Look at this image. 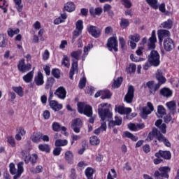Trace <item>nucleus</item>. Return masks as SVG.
<instances>
[{"label": "nucleus", "instance_id": "nucleus-43", "mask_svg": "<svg viewBox=\"0 0 179 179\" xmlns=\"http://www.w3.org/2000/svg\"><path fill=\"white\" fill-rule=\"evenodd\" d=\"M129 26V20L126 18H121L120 20V27L122 29H127Z\"/></svg>", "mask_w": 179, "mask_h": 179}, {"label": "nucleus", "instance_id": "nucleus-59", "mask_svg": "<svg viewBox=\"0 0 179 179\" xmlns=\"http://www.w3.org/2000/svg\"><path fill=\"white\" fill-rule=\"evenodd\" d=\"M52 75L57 79H59L60 78V73H59V69H55L52 71Z\"/></svg>", "mask_w": 179, "mask_h": 179}, {"label": "nucleus", "instance_id": "nucleus-23", "mask_svg": "<svg viewBox=\"0 0 179 179\" xmlns=\"http://www.w3.org/2000/svg\"><path fill=\"white\" fill-rule=\"evenodd\" d=\"M50 106L55 111H59V110H62V104L58 103L57 101H50Z\"/></svg>", "mask_w": 179, "mask_h": 179}, {"label": "nucleus", "instance_id": "nucleus-40", "mask_svg": "<svg viewBox=\"0 0 179 179\" xmlns=\"http://www.w3.org/2000/svg\"><path fill=\"white\" fill-rule=\"evenodd\" d=\"M55 146L59 148L61 146H66L68 145V140L57 139L55 143Z\"/></svg>", "mask_w": 179, "mask_h": 179}, {"label": "nucleus", "instance_id": "nucleus-64", "mask_svg": "<svg viewBox=\"0 0 179 179\" xmlns=\"http://www.w3.org/2000/svg\"><path fill=\"white\" fill-rule=\"evenodd\" d=\"M143 150L145 153H149V152H150V145H149V144H145L143 146Z\"/></svg>", "mask_w": 179, "mask_h": 179}, {"label": "nucleus", "instance_id": "nucleus-16", "mask_svg": "<svg viewBox=\"0 0 179 179\" xmlns=\"http://www.w3.org/2000/svg\"><path fill=\"white\" fill-rule=\"evenodd\" d=\"M55 94L57 96L59 99L64 100L66 97V90H65L64 87H59L56 90Z\"/></svg>", "mask_w": 179, "mask_h": 179}, {"label": "nucleus", "instance_id": "nucleus-13", "mask_svg": "<svg viewBox=\"0 0 179 179\" xmlns=\"http://www.w3.org/2000/svg\"><path fill=\"white\" fill-rule=\"evenodd\" d=\"M134 93H135V88H134V86H129L128 92L124 96V101L126 103H128L129 104L132 103L134 97Z\"/></svg>", "mask_w": 179, "mask_h": 179}, {"label": "nucleus", "instance_id": "nucleus-22", "mask_svg": "<svg viewBox=\"0 0 179 179\" xmlns=\"http://www.w3.org/2000/svg\"><path fill=\"white\" fill-rule=\"evenodd\" d=\"M34 82L36 86H42L44 85V77L41 72H38L37 76L34 78Z\"/></svg>", "mask_w": 179, "mask_h": 179}, {"label": "nucleus", "instance_id": "nucleus-11", "mask_svg": "<svg viewBox=\"0 0 179 179\" xmlns=\"http://www.w3.org/2000/svg\"><path fill=\"white\" fill-rule=\"evenodd\" d=\"M107 47L109 51L114 50L115 52L118 51V41L116 38L111 37L108 40Z\"/></svg>", "mask_w": 179, "mask_h": 179}, {"label": "nucleus", "instance_id": "nucleus-18", "mask_svg": "<svg viewBox=\"0 0 179 179\" xmlns=\"http://www.w3.org/2000/svg\"><path fill=\"white\" fill-rule=\"evenodd\" d=\"M115 110L117 111L119 114H125L127 115V117L129 118L128 117V115L131 114L132 109H131V108H125L124 106H120L115 108Z\"/></svg>", "mask_w": 179, "mask_h": 179}, {"label": "nucleus", "instance_id": "nucleus-2", "mask_svg": "<svg viewBox=\"0 0 179 179\" xmlns=\"http://www.w3.org/2000/svg\"><path fill=\"white\" fill-rule=\"evenodd\" d=\"M78 111L80 114H84L87 117H90L89 122L94 124V118H93V108L85 102H79L77 104Z\"/></svg>", "mask_w": 179, "mask_h": 179}, {"label": "nucleus", "instance_id": "nucleus-15", "mask_svg": "<svg viewBox=\"0 0 179 179\" xmlns=\"http://www.w3.org/2000/svg\"><path fill=\"white\" fill-rule=\"evenodd\" d=\"M18 70L20 72H27V71H30L31 69V64H25L24 63V59H22L19 61V63L17 64Z\"/></svg>", "mask_w": 179, "mask_h": 179}, {"label": "nucleus", "instance_id": "nucleus-30", "mask_svg": "<svg viewBox=\"0 0 179 179\" xmlns=\"http://www.w3.org/2000/svg\"><path fill=\"white\" fill-rule=\"evenodd\" d=\"M64 9L66 12H73L75 10V3L72 1L67 2L64 6Z\"/></svg>", "mask_w": 179, "mask_h": 179}, {"label": "nucleus", "instance_id": "nucleus-38", "mask_svg": "<svg viewBox=\"0 0 179 179\" xmlns=\"http://www.w3.org/2000/svg\"><path fill=\"white\" fill-rule=\"evenodd\" d=\"M94 173V170L91 167H88L85 170V175L87 179H93Z\"/></svg>", "mask_w": 179, "mask_h": 179}, {"label": "nucleus", "instance_id": "nucleus-42", "mask_svg": "<svg viewBox=\"0 0 179 179\" xmlns=\"http://www.w3.org/2000/svg\"><path fill=\"white\" fill-rule=\"evenodd\" d=\"M136 71V65L135 64H130L129 66L126 68V71L128 73H135V71Z\"/></svg>", "mask_w": 179, "mask_h": 179}, {"label": "nucleus", "instance_id": "nucleus-52", "mask_svg": "<svg viewBox=\"0 0 179 179\" xmlns=\"http://www.w3.org/2000/svg\"><path fill=\"white\" fill-rule=\"evenodd\" d=\"M76 30H78L80 31H82L83 30V21L81 20H79L76 23Z\"/></svg>", "mask_w": 179, "mask_h": 179}, {"label": "nucleus", "instance_id": "nucleus-19", "mask_svg": "<svg viewBox=\"0 0 179 179\" xmlns=\"http://www.w3.org/2000/svg\"><path fill=\"white\" fill-rule=\"evenodd\" d=\"M90 13L91 16H93V17H96V16H100V15L103 13V8H101V7H98L96 8L91 7L90 8Z\"/></svg>", "mask_w": 179, "mask_h": 179}, {"label": "nucleus", "instance_id": "nucleus-3", "mask_svg": "<svg viewBox=\"0 0 179 179\" xmlns=\"http://www.w3.org/2000/svg\"><path fill=\"white\" fill-rule=\"evenodd\" d=\"M82 55V50H78L76 51H73L71 53V57L74 58L72 60L71 68L69 72V78L70 79H73V76L76 72H78V61L80 59V56Z\"/></svg>", "mask_w": 179, "mask_h": 179}, {"label": "nucleus", "instance_id": "nucleus-33", "mask_svg": "<svg viewBox=\"0 0 179 179\" xmlns=\"http://www.w3.org/2000/svg\"><path fill=\"white\" fill-rule=\"evenodd\" d=\"M157 117L162 118L164 115H166V108L162 105H159L157 107Z\"/></svg>", "mask_w": 179, "mask_h": 179}, {"label": "nucleus", "instance_id": "nucleus-36", "mask_svg": "<svg viewBox=\"0 0 179 179\" xmlns=\"http://www.w3.org/2000/svg\"><path fill=\"white\" fill-rule=\"evenodd\" d=\"M173 21L171 19H169L167 21L162 23V26L164 29H172Z\"/></svg>", "mask_w": 179, "mask_h": 179}, {"label": "nucleus", "instance_id": "nucleus-8", "mask_svg": "<svg viewBox=\"0 0 179 179\" xmlns=\"http://www.w3.org/2000/svg\"><path fill=\"white\" fill-rule=\"evenodd\" d=\"M82 127H83V122H82V120L79 117L74 119L71 125V129L73 130L76 134L80 132V128H82Z\"/></svg>", "mask_w": 179, "mask_h": 179}, {"label": "nucleus", "instance_id": "nucleus-53", "mask_svg": "<svg viewBox=\"0 0 179 179\" xmlns=\"http://www.w3.org/2000/svg\"><path fill=\"white\" fill-rule=\"evenodd\" d=\"M82 34V31H79L78 29H76L73 31V39L71 43H75V40L79 37Z\"/></svg>", "mask_w": 179, "mask_h": 179}, {"label": "nucleus", "instance_id": "nucleus-14", "mask_svg": "<svg viewBox=\"0 0 179 179\" xmlns=\"http://www.w3.org/2000/svg\"><path fill=\"white\" fill-rule=\"evenodd\" d=\"M157 34L159 44L163 43L164 38H166V37H167V38H170V36H171L170 31L167 29H160L158 31Z\"/></svg>", "mask_w": 179, "mask_h": 179}, {"label": "nucleus", "instance_id": "nucleus-44", "mask_svg": "<svg viewBox=\"0 0 179 179\" xmlns=\"http://www.w3.org/2000/svg\"><path fill=\"white\" fill-rule=\"evenodd\" d=\"M13 90L20 96V97H23V88L20 86V87H12Z\"/></svg>", "mask_w": 179, "mask_h": 179}, {"label": "nucleus", "instance_id": "nucleus-57", "mask_svg": "<svg viewBox=\"0 0 179 179\" xmlns=\"http://www.w3.org/2000/svg\"><path fill=\"white\" fill-rule=\"evenodd\" d=\"M7 142L13 147L15 148L16 146V143L15 142V138L12 136H8L7 138Z\"/></svg>", "mask_w": 179, "mask_h": 179}, {"label": "nucleus", "instance_id": "nucleus-31", "mask_svg": "<svg viewBox=\"0 0 179 179\" xmlns=\"http://www.w3.org/2000/svg\"><path fill=\"white\" fill-rule=\"evenodd\" d=\"M160 94L164 97H170L172 96L173 92L169 88H163L160 90Z\"/></svg>", "mask_w": 179, "mask_h": 179}, {"label": "nucleus", "instance_id": "nucleus-49", "mask_svg": "<svg viewBox=\"0 0 179 179\" xmlns=\"http://www.w3.org/2000/svg\"><path fill=\"white\" fill-rule=\"evenodd\" d=\"M122 83V78L120 77V78H117V80H114L113 86L115 89H118V87L121 86Z\"/></svg>", "mask_w": 179, "mask_h": 179}, {"label": "nucleus", "instance_id": "nucleus-25", "mask_svg": "<svg viewBox=\"0 0 179 179\" xmlns=\"http://www.w3.org/2000/svg\"><path fill=\"white\" fill-rule=\"evenodd\" d=\"M64 157L68 164H72L73 163V152L72 151H67L64 154Z\"/></svg>", "mask_w": 179, "mask_h": 179}, {"label": "nucleus", "instance_id": "nucleus-39", "mask_svg": "<svg viewBox=\"0 0 179 179\" xmlns=\"http://www.w3.org/2000/svg\"><path fill=\"white\" fill-rule=\"evenodd\" d=\"M123 138H129V139H131V141H134V142L138 141V137L135 136L129 131H125L123 134Z\"/></svg>", "mask_w": 179, "mask_h": 179}, {"label": "nucleus", "instance_id": "nucleus-41", "mask_svg": "<svg viewBox=\"0 0 179 179\" xmlns=\"http://www.w3.org/2000/svg\"><path fill=\"white\" fill-rule=\"evenodd\" d=\"M38 149L41 150V152H45L46 153H50L51 150L50 145L48 144H40L38 145Z\"/></svg>", "mask_w": 179, "mask_h": 179}, {"label": "nucleus", "instance_id": "nucleus-27", "mask_svg": "<svg viewBox=\"0 0 179 179\" xmlns=\"http://www.w3.org/2000/svg\"><path fill=\"white\" fill-rule=\"evenodd\" d=\"M157 129L153 128L152 131L149 133V134L146 138V141L148 142H152V141H153V139H155V138H157Z\"/></svg>", "mask_w": 179, "mask_h": 179}, {"label": "nucleus", "instance_id": "nucleus-10", "mask_svg": "<svg viewBox=\"0 0 179 179\" xmlns=\"http://www.w3.org/2000/svg\"><path fill=\"white\" fill-rule=\"evenodd\" d=\"M153 110H155L153 104L150 102H148L147 107L143 108L142 113H141V118L146 120V118H148V115H149V114H152V111H153Z\"/></svg>", "mask_w": 179, "mask_h": 179}, {"label": "nucleus", "instance_id": "nucleus-1", "mask_svg": "<svg viewBox=\"0 0 179 179\" xmlns=\"http://www.w3.org/2000/svg\"><path fill=\"white\" fill-rule=\"evenodd\" d=\"M107 103H102L98 106V114L102 120V123L101 127H99L102 131H106L107 129V123H106V118H112L113 113L110 111L108 108H106L107 106Z\"/></svg>", "mask_w": 179, "mask_h": 179}, {"label": "nucleus", "instance_id": "nucleus-60", "mask_svg": "<svg viewBox=\"0 0 179 179\" xmlns=\"http://www.w3.org/2000/svg\"><path fill=\"white\" fill-rule=\"evenodd\" d=\"M17 134L21 135V136H23L24 135H26V131L23 127H18L17 129Z\"/></svg>", "mask_w": 179, "mask_h": 179}, {"label": "nucleus", "instance_id": "nucleus-5", "mask_svg": "<svg viewBox=\"0 0 179 179\" xmlns=\"http://www.w3.org/2000/svg\"><path fill=\"white\" fill-rule=\"evenodd\" d=\"M148 62L152 66H159L160 65V55L157 50H152L148 55Z\"/></svg>", "mask_w": 179, "mask_h": 179}, {"label": "nucleus", "instance_id": "nucleus-26", "mask_svg": "<svg viewBox=\"0 0 179 179\" xmlns=\"http://www.w3.org/2000/svg\"><path fill=\"white\" fill-rule=\"evenodd\" d=\"M52 127L53 131H55V132H59V131H63V132H66V127H61V124H59V123L57 122H53Z\"/></svg>", "mask_w": 179, "mask_h": 179}, {"label": "nucleus", "instance_id": "nucleus-17", "mask_svg": "<svg viewBox=\"0 0 179 179\" xmlns=\"http://www.w3.org/2000/svg\"><path fill=\"white\" fill-rule=\"evenodd\" d=\"M155 157H163L166 160H170L171 159V152L170 151H162L159 150L158 152L155 153Z\"/></svg>", "mask_w": 179, "mask_h": 179}, {"label": "nucleus", "instance_id": "nucleus-28", "mask_svg": "<svg viewBox=\"0 0 179 179\" xmlns=\"http://www.w3.org/2000/svg\"><path fill=\"white\" fill-rule=\"evenodd\" d=\"M43 138V134L41 133H33L32 136H31V140L34 143H38L41 139Z\"/></svg>", "mask_w": 179, "mask_h": 179}, {"label": "nucleus", "instance_id": "nucleus-35", "mask_svg": "<svg viewBox=\"0 0 179 179\" xmlns=\"http://www.w3.org/2000/svg\"><path fill=\"white\" fill-rule=\"evenodd\" d=\"M101 99H102V100H104L106 99H111V92H110V90H105L101 91Z\"/></svg>", "mask_w": 179, "mask_h": 179}, {"label": "nucleus", "instance_id": "nucleus-32", "mask_svg": "<svg viewBox=\"0 0 179 179\" xmlns=\"http://www.w3.org/2000/svg\"><path fill=\"white\" fill-rule=\"evenodd\" d=\"M34 75V72L30 71L27 75L23 76V80L26 82V83H30L33 80V76Z\"/></svg>", "mask_w": 179, "mask_h": 179}, {"label": "nucleus", "instance_id": "nucleus-34", "mask_svg": "<svg viewBox=\"0 0 179 179\" xmlns=\"http://www.w3.org/2000/svg\"><path fill=\"white\" fill-rule=\"evenodd\" d=\"M54 83H55V79L54 78H48L45 89L46 90H48V89H51L54 85Z\"/></svg>", "mask_w": 179, "mask_h": 179}, {"label": "nucleus", "instance_id": "nucleus-58", "mask_svg": "<svg viewBox=\"0 0 179 179\" xmlns=\"http://www.w3.org/2000/svg\"><path fill=\"white\" fill-rule=\"evenodd\" d=\"M78 86H79L80 89H83L85 87V86H86V78L85 77H83L80 80Z\"/></svg>", "mask_w": 179, "mask_h": 179}, {"label": "nucleus", "instance_id": "nucleus-61", "mask_svg": "<svg viewBox=\"0 0 179 179\" xmlns=\"http://www.w3.org/2000/svg\"><path fill=\"white\" fill-rule=\"evenodd\" d=\"M156 138L159 141V142H164V141L166 139V137H164L163 134H160V132H159L158 130H157V136Z\"/></svg>", "mask_w": 179, "mask_h": 179}, {"label": "nucleus", "instance_id": "nucleus-37", "mask_svg": "<svg viewBox=\"0 0 179 179\" xmlns=\"http://www.w3.org/2000/svg\"><path fill=\"white\" fill-rule=\"evenodd\" d=\"M90 142L93 146H97L98 145H100V139H99V138L96 136L90 137Z\"/></svg>", "mask_w": 179, "mask_h": 179}, {"label": "nucleus", "instance_id": "nucleus-46", "mask_svg": "<svg viewBox=\"0 0 179 179\" xmlns=\"http://www.w3.org/2000/svg\"><path fill=\"white\" fill-rule=\"evenodd\" d=\"M147 3L153 8V9H157L159 6H157V0H145Z\"/></svg>", "mask_w": 179, "mask_h": 179}, {"label": "nucleus", "instance_id": "nucleus-62", "mask_svg": "<svg viewBox=\"0 0 179 179\" xmlns=\"http://www.w3.org/2000/svg\"><path fill=\"white\" fill-rule=\"evenodd\" d=\"M61 152H62V148H56L53 150V155L54 156H59V155H61Z\"/></svg>", "mask_w": 179, "mask_h": 179}, {"label": "nucleus", "instance_id": "nucleus-56", "mask_svg": "<svg viewBox=\"0 0 179 179\" xmlns=\"http://www.w3.org/2000/svg\"><path fill=\"white\" fill-rule=\"evenodd\" d=\"M146 86L148 87V89H150V93H152V90H154L155 89V81L153 80L148 81L146 83Z\"/></svg>", "mask_w": 179, "mask_h": 179}, {"label": "nucleus", "instance_id": "nucleus-63", "mask_svg": "<svg viewBox=\"0 0 179 179\" xmlns=\"http://www.w3.org/2000/svg\"><path fill=\"white\" fill-rule=\"evenodd\" d=\"M50 58V52L48 50H45L43 55V61H47Z\"/></svg>", "mask_w": 179, "mask_h": 179}, {"label": "nucleus", "instance_id": "nucleus-4", "mask_svg": "<svg viewBox=\"0 0 179 179\" xmlns=\"http://www.w3.org/2000/svg\"><path fill=\"white\" fill-rule=\"evenodd\" d=\"M23 164H24L23 162H19L17 164V170L15 167V164L10 163L9 164L10 173L14 176L13 179L20 178V176H22V173L23 171H24V169H23Z\"/></svg>", "mask_w": 179, "mask_h": 179}, {"label": "nucleus", "instance_id": "nucleus-9", "mask_svg": "<svg viewBox=\"0 0 179 179\" xmlns=\"http://www.w3.org/2000/svg\"><path fill=\"white\" fill-rule=\"evenodd\" d=\"M87 31L89 34L92 35L94 38H99L101 36V29L99 27L93 25H90L87 27Z\"/></svg>", "mask_w": 179, "mask_h": 179}, {"label": "nucleus", "instance_id": "nucleus-21", "mask_svg": "<svg viewBox=\"0 0 179 179\" xmlns=\"http://www.w3.org/2000/svg\"><path fill=\"white\" fill-rule=\"evenodd\" d=\"M37 159H38L37 154L29 155V157L24 159V162L26 164H27L29 162H30L31 164H36L37 163Z\"/></svg>", "mask_w": 179, "mask_h": 179}, {"label": "nucleus", "instance_id": "nucleus-7", "mask_svg": "<svg viewBox=\"0 0 179 179\" xmlns=\"http://www.w3.org/2000/svg\"><path fill=\"white\" fill-rule=\"evenodd\" d=\"M156 79L158 80V83L154 85V92H157L160 89V86L164 83H166V78L163 76V73L162 71H158L156 75Z\"/></svg>", "mask_w": 179, "mask_h": 179}, {"label": "nucleus", "instance_id": "nucleus-45", "mask_svg": "<svg viewBox=\"0 0 179 179\" xmlns=\"http://www.w3.org/2000/svg\"><path fill=\"white\" fill-rule=\"evenodd\" d=\"M62 65H64V66H66V68H69V66H71V64L69 63V57H68V56L66 55L63 56Z\"/></svg>", "mask_w": 179, "mask_h": 179}, {"label": "nucleus", "instance_id": "nucleus-55", "mask_svg": "<svg viewBox=\"0 0 179 179\" xmlns=\"http://www.w3.org/2000/svg\"><path fill=\"white\" fill-rule=\"evenodd\" d=\"M30 170L33 173V174H37V173H41L43 171V166H37L36 169H31Z\"/></svg>", "mask_w": 179, "mask_h": 179}, {"label": "nucleus", "instance_id": "nucleus-12", "mask_svg": "<svg viewBox=\"0 0 179 179\" xmlns=\"http://www.w3.org/2000/svg\"><path fill=\"white\" fill-rule=\"evenodd\" d=\"M174 47H176V45L174 44V41L173 39L166 38L164 40V48L165 51H167L168 52L173 51Z\"/></svg>", "mask_w": 179, "mask_h": 179}, {"label": "nucleus", "instance_id": "nucleus-51", "mask_svg": "<svg viewBox=\"0 0 179 179\" xmlns=\"http://www.w3.org/2000/svg\"><path fill=\"white\" fill-rule=\"evenodd\" d=\"M129 38L131 40V41H134V43H138V41L141 40V35L138 34H135L134 35H130L129 36Z\"/></svg>", "mask_w": 179, "mask_h": 179}, {"label": "nucleus", "instance_id": "nucleus-50", "mask_svg": "<svg viewBox=\"0 0 179 179\" xmlns=\"http://www.w3.org/2000/svg\"><path fill=\"white\" fill-rule=\"evenodd\" d=\"M15 6H16V9L17 10L18 12H22L23 10V5H22V0H13Z\"/></svg>", "mask_w": 179, "mask_h": 179}, {"label": "nucleus", "instance_id": "nucleus-54", "mask_svg": "<svg viewBox=\"0 0 179 179\" xmlns=\"http://www.w3.org/2000/svg\"><path fill=\"white\" fill-rule=\"evenodd\" d=\"M122 5H124V8L129 9L132 6V3L129 0H121Z\"/></svg>", "mask_w": 179, "mask_h": 179}, {"label": "nucleus", "instance_id": "nucleus-6", "mask_svg": "<svg viewBox=\"0 0 179 179\" xmlns=\"http://www.w3.org/2000/svg\"><path fill=\"white\" fill-rule=\"evenodd\" d=\"M158 171H156L154 173L155 177L159 178L162 177V178H169V173H170L171 169L169 166L160 167Z\"/></svg>", "mask_w": 179, "mask_h": 179}, {"label": "nucleus", "instance_id": "nucleus-20", "mask_svg": "<svg viewBox=\"0 0 179 179\" xmlns=\"http://www.w3.org/2000/svg\"><path fill=\"white\" fill-rule=\"evenodd\" d=\"M166 106L171 114H176L177 113L176 101H171L169 102H167L166 103Z\"/></svg>", "mask_w": 179, "mask_h": 179}, {"label": "nucleus", "instance_id": "nucleus-29", "mask_svg": "<svg viewBox=\"0 0 179 179\" xmlns=\"http://www.w3.org/2000/svg\"><path fill=\"white\" fill-rule=\"evenodd\" d=\"M156 43H157V39H152L149 38L148 41V49L155 50V48H156Z\"/></svg>", "mask_w": 179, "mask_h": 179}, {"label": "nucleus", "instance_id": "nucleus-47", "mask_svg": "<svg viewBox=\"0 0 179 179\" xmlns=\"http://www.w3.org/2000/svg\"><path fill=\"white\" fill-rule=\"evenodd\" d=\"M8 44V40L3 35H0V47L4 48Z\"/></svg>", "mask_w": 179, "mask_h": 179}, {"label": "nucleus", "instance_id": "nucleus-48", "mask_svg": "<svg viewBox=\"0 0 179 179\" xmlns=\"http://www.w3.org/2000/svg\"><path fill=\"white\" fill-rule=\"evenodd\" d=\"M20 31L19 30V29L13 30L12 28H9L7 31V33L9 37H13L15 34H19Z\"/></svg>", "mask_w": 179, "mask_h": 179}, {"label": "nucleus", "instance_id": "nucleus-24", "mask_svg": "<svg viewBox=\"0 0 179 179\" xmlns=\"http://www.w3.org/2000/svg\"><path fill=\"white\" fill-rule=\"evenodd\" d=\"M122 124V117L115 116V121L111 120L109 122V127L111 128V127H115V125H117L118 127H120V125H121Z\"/></svg>", "mask_w": 179, "mask_h": 179}]
</instances>
